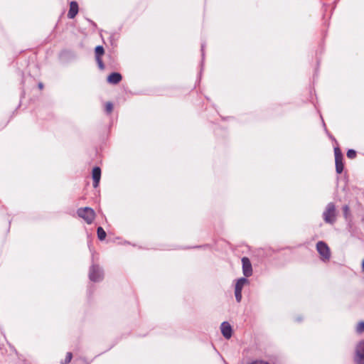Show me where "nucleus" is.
I'll use <instances>...</instances> for the list:
<instances>
[{
	"label": "nucleus",
	"mask_w": 364,
	"mask_h": 364,
	"mask_svg": "<svg viewBox=\"0 0 364 364\" xmlns=\"http://www.w3.org/2000/svg\"><path fill=\"white\" fill-rule=\"evenodd\" d=\"M323 219L326 223L331 225L335 223L336 220V208L333 203L327 204L323 213Z\"/></svg>",
	"instance_id": "nucleus-1"
},
{
	"label": "nucleus",
	"mask_w": 364,
	"mask_h": 364,
	"mask_svg": "<svg viewBox=\"0 0 364 364\" xmlns=\"http://www.w3.org/2000/svg\"><path fill=\"white\" fill-rule=\"evenodd\" d=\"M77 214L89 225L94 222L96 217L95 210L89 207L78 208L77 210Z\"/></svg>",
	"instance_id": "nucleus-2"
},
{
	"label": "nucleus",
	"mask_w": 364,
	"mask_h": 364,
	"mask_svg": "<svg viewBox=\"0 0 364 364\" xmlns=\"http://www.w3.org/2000/svg\"><path fill=\"white\" fill-rule=\"evenodd\" d=\"M104 273L97 264H92L89 270V279L93 282H99L103 279Z\"/></svg>",
	"instance_id": "nucleus-3"
},
{
	"label": "nucleus",
	"mask_w": 364,
	"mask_h": 364,
	"mask_svg": "<svg viewBox=\"0 0 364 364\" xmlns=\"http://www.w3.org/2000/svg\"><path fill=\"white\" fill-rule=\"evenodd\" d=\"M316 250L321 255L323 261H328L331 257V252L327 244L323 241H319L316 244Z\"/></svg>",
	"instance_id": "nucleus-4"
},
{
	"label": "nucleus",
	"mask_w": 364,
	"mask_h": 364,
	"mask_svg": "<svg viewBox=\"0 0 364 364\" xmlns=\"http://www.w3.org/2000/svg\"><path fill=\"white\" fill-rule=\"evenodd\" d=\"M353 360L355 364H364V341L356 346Z\"/></svg>",
	"instance_id": "nucleus-5"
},
{
	"label": "nucleus",
	"mask_w": 364,
	"mask_h": 364,
	"mask_svg": "<svg viewBox=\"0 0 364 364\" xmlns=\"http://www.w3.org/2000/svg\"><path fill=\"white\" fill-rule=\"evenodd\" d=\"M249 281L244 277L239 279L235 287V296L236 301L240 302L242 299V290L245 285L247 284Z\"/></svg>",
	"instance_id": "nucleus-6"
},
{
	"label": "nucleus",
	"mask_w": 364,
	"mask_h": 364,
	"mask_svg": "<svg viewBox=\"0 0 364 364\" xmlns=\"http://www.w3.org/2000/svg\"><path fill=\"white\" fill-rule=\"evenodd\" d=\"M336 171L337 173L340 174L343 172L344 165L343 163V154L338 147L334 149Z\"/></svg>",
	"instance_id": "nucleus-7"
},
{
	"label": "nucleus",
	"mask_w": 364,
	"mask_h": 364,
	"mask_svg": "<svg viewBox=\"0 0 364 364\" xmlns=\"http://www.w3.org/2000/svg\"><path fill=\"white\" fill-rule=\"evenodd\" d=\"M242 272L243 274L249 277L252 274V264L249 258L244 257L242 258Z\"/></svg>",
	"instance_id": "nucleus-8"
},
{
	"label": "nucleus",
	"mask_w": 364,
	"mask_h": 364,
	"mask_svg": "<svg viewBox=\"0 0 364 364\" xmlns=\"http://www.w3.org/2000/svg\"><path fill=\"white\" fill-rule=\"evenodd\" d=\"M221 333L223 336L229 339L232 336V327L230 325V323L227 321H224L222 323L220 326Z\"/></svg>",
	"instance_id": "nucleus-9"
},
{
	"label": "nucleus",
	"mask_w": 364,
	"mask_h": 364,
	"mask_svg": "<svg viewBox=\"0 0 364 364\" xmlns=\"http://www.w3.org/2000/svg\"><path fill=\"white\" fill-rule=\"evenodd\" d=\"M79 11L78 4L75 1H72L70 3V9L68 13V18L70 19L74 18L77 14Z\"/></svg>",
	"instance_id": "nucleus-10"
},
{
	"label": "nucleus",
	"mask_w": 364,
	"mask_h": 364,
	"mask_svg": "<svg viewBox=\"0 0 364 364\" xmlns=\"http://www.w3.org/2000/svg\"><path fill=\"white\" fill-rule=\"evenodd\" d=\"M92 179H93V186L95 188L97 187L100 181L101 177V169L100 167H95L92 169Z\"/></svg>",
	"instance_id": "nucleus-11"
},
{
	"label": "nucleus",
	"mask_w": 364,
	"mask_h": 364,
	"mask_svg": "<svg viewBox=\"0 0 364 364\" xmlns=\"http://www.w3.org/2000/svg\"><path fill=\"white\" fill-rule=\"evenodd\" d=\"M122 80V75L119 73H112L107 77V82L116 85Z\"/></svg>",
	"instance_id": "nucleus-12"
},
{
	"label": "nucleus",
	"mask_w": 364,
	"mask_h": 364,
	"mask_svg": "<svg viewBox=\"0 0 364 364\" xmlns=\"http://www.w3.org/2000/svg\"><path fill=\"white\" fill-rule=\"evenodd\" d=\"M97 237L100 240H104L106 237V232L102 227H98L97 230Z\"/></svg>",
	"instance_id": "nucleus-13"
},
{
	"label": "nucleus",
	"mask_w": 364,
	"mask_h": 364,
	"mask_svg": "<svg viewBox=\"0 0 364 364\" xmlns=\"http://www.w3.org/2000/svg\"><path fill=\"white\" fill-rule=\"evenodd\" d=\"M104 53L105 50L102 46H98L95 48V58H101Z\"/></svg>",
	"instance_id": "nucleus-14"
},
{
	"label": "nucleus",
	"mask_w": 364,
	"mask_h": 364,
	"mask_svg": "<svg viewBox=\"0 0 364 364\" xmlns=\"http://www.w3.org/2000/svg\"><path fill=\"white\" fill-rule=\"evenodd\" d=\"M73 358V354L70 352L67 353L65 358L63 361H61V364H68L70 363Z\"/></svg>",
	"instance_id": "nucleus-15"
},
{
	"label": "nucleus",
	"mask_w": 364,
	"mask_h": 364,
	"mask_svg": "<svg viewBox=\"0 0 364 364\" xmlns=\"http://www.w3.org/2000/svg\"><path fill=\"white\" fill-rule=\"evenodd\" d=\"M113 110V105L112 102H107L106 104H105V112L107 113V114H110Z\"/></svg>",
	"instance_id": "nucleus-16"
},
{
	"label": "nucleus",
	"mask_w": 364,
	"mask_h": 364,
	"mask_svg": "<svg viewBox=\"0 0 364 364\" xmlns=\"http://www.w3.org/2000/svg\"><path fill=\"white\" fill-rule=\"evenodd\" d=\"M356 331L359 333H361L364 331V321H360L358 323Z\"/></svg>",
	"instance_id": "nucleus-17"
},
{
	"label": "nucleus",
	"mask_w": 364,
	"mask_h": 364,
	"mask_svg": "<svg viewBox=\"0 0 364 364\" xmlns=\"http://www.w3.org/2000/svg\"><path fill=\"white\" fill-rule=\"evenodd\" d=\"M347 156L348 158L349 159H354L356 157V151L353 149H349L348 151H347Z\"/></svg>",
	"instance_id": "nucleus-18"
},
{
	"label": "nucleus",
	"mask_w": 364,
	"mask_h": 364,
	"mask_svg": "<svg viewBox=\"0 0 364 364\" xmlns=\"http://www.w3.org/2000/svg\"><path fill=\"white\" fill-rule=\"evenodd\" d=\"M343 212L344 217L346 218H347L348 217V215H350V209H349L348 205H346L343 207Z\"/></svg>",
	"instance_id": "nucleus-19"
},
{
	"label": "nucleus",
	"mask_w": 364,
	"mask_h": 364,
	"mask_svg": "<svg viewBox=\"0 0 364 364\" xmlns=\"http://www.w3.org/2000/svg\"><path fill=\"white\" fill-rule=\"evenodd\" d=\"M96 61L98 64V66L99 68L101 69V70H103L105 68V65L102 62V60L101 58H96Z\"/></svg>",
	"instance_id": "nucleus-20"
},
{
	"label": "nucleus",
	"mask_w": 364,
	"mask_h": 364,
	"mask_svg": "<svg viewBox=\"0 0 364 364\" xmlns=\"http://www.w3.org/2000/svg\"><path fill=\"white\" fill-rule=\"evenodd\" d=\"M38 87H39L41 90H42V89H43V84H42V83H39V84H38Z\"/></svg>",
	"instance_id": "nucleus-21"
},
{
	"label": "nucleus",
	"mask_w": 364,
	"mask_h": 364,
	"mask_svg": "<svg viewBox=\"0 0 364 364\" xmlns=\"http://www.w3.org/2000/svg\"><path fill=\"white\" fill-rule=\"evenodd\" d=\"M363 270L364 272V260L363 261Z\"/></svg>",
	"instance_id": "nucleus-22"
}]
</instances>
